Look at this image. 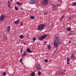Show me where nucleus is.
Segmentation results:
<instances>
[{
  "mask_svg": "<svg viewBox=\"0 0 76 76\" xmlns=\"http://www.w3.org/2000/svg\"><path fill=\"white\" fill-rule=\"evenodd\" d=\"M55 36H57V37H56V39L55 40L54 42L57 43L58 44H59V45L61 44V43L62 42V40L59 39V37H58V35L56 34Z\"/></svg>",
  "mask_w": 76,
  "mask_h": 76,
  "instance_id": "obj_1",
  "label": "nucleus"
},
{
  "mask_svg": "<svg viewBox=\"0 0 76 76\" xmlns=\"http://www.w3.org/2000/svg\"><path fill=\"white\" fill-rule=\"evenodd\" d=\"M45 26V24L43 23L40 24V25L38 27V30L39 31H42L43 28Z\"/></svg>",
  "mask_w": 76,
  "mask_h": 76,
  "instance_id": "obj_2",
  "label": "nucleus"
},
{
  "mask_svg": "<svg viewBox=\"0 0 76 76\" xmlns=\"http://www.w3.org/2000/svg\"><path fill=\"white\" fill-rule=\"evenodd\" d=\"M48 3V0H43L42 2V4L44 6H46Z\"/></svg>",
  "mask_w": 76,
  "mask_h": 76,
  "instance_id": "obj_3",
  "label": "nucleus"
},
{
  "mask_svg": "<svg viewBox=\"0 0 76 76\" xmlns=\"http://www.w3.org/2000/svg\"><path fill=\"white\" fill-rule=\"evenodd\" d=\"M47 37V35L46 34H43L42 37H39V40H42L44 39H45L46 37Z\"/></svg>",
  "mask_w": 76,
  "mask_h": 76,
  "instance_id": "obj_4",
  "label": "nucleus"
},
{
  "mask_svg": "<svg viewBox=\"0 0 76 76\" xmlns=\"http://www.w3.org/2000/svg\"><path fill=\"white\" fill-rule=\"evenodd\" d=\"M37 3V1L36 0H31L29 1L30 4H35Z\"/></svg>",
  "mask_w": 76,
  "mask_h": 76,
  "instance_id": "obj_5",
  "label": "nucleus"
},
{
  "mask_svg": "<svg viewBox=\"0 0 76 76\" xmlns=\"http://www.w3.org/2000/svg\"><path fill=\"white\" fill-rule=\"evenodd\" d=\"M4 18H5V16L3 14H2L0 17V21L2 22L4 20Z\"/></svg>",
  "mask_w": 76,
  "mask_h": 76,
  "instance_id": "obj_6",
  "label": "nucleus"
},
{
  "mask_svg": "<svg viewBox=\"0 0 76 76\" xmlns=\"http://www.w3.org/2000/svg\"><path fill=\"white\" fill-rule=\"evenodd\" d=\"M36 68L37 70H41V67L40 66V65L39 64H38L36 65Z\"/></svg>",
  "mask_w": 76,
  "mask_h": 76,
  "instance_id": "obj_7",
  "label": "nucleus"
},
{
  "mask_svg": "<svg viewBox=\"0 0 76 76\" xmlns=\"http://www.w3.org/2000/svg\"><path fill=\"white\" fill-rule=\"evenodd\" d=\"M75 54H76V53L75 52H73L71 54V58L74 59L75 58Z\"/></svg>",
  "mask_w": 76,
  "mask_h": 76,
  "instance_id": "obj_8",
  "label": "nucleus"
},
{
  "mask_svg": "<svg viewBox=\"0 0 76 76\" xmlns=\"http://www.w3.org/2000/svg\"><path fill=\"white\" fill-rule=\"evenodd\" d=\"M57 53H58V51L57 50H56L55 51V53H53L52 55L53 56H56V54H57Z\"/></svg>",
  "mask_w": 76,
  "mask_h": 76,
  "instance_id": "obj_9",
  "label": "nucleus"
},
{
  "mask_svg": "<svg viewBox=\"0 0 76 76\" xmlns=\"http://www.w3.org/2000/svg\"><path fill=\"white\" fill-rule=\"evenodd\" d=\"M26 51H27V52L29 53H32V51L30 50V49H29V48H28L27 49Z\"/></svg>",
  "mask_w": 76,
  "mask_h": 76,
  "instance_id": "obj_10",
  "label": "nucleus"
},
{
  "mask_svg": "<svg viewBox=\"0 0 76 76\" xmlns=\"http://www.w3.org/2000/svg\"><path fill=\"white\" fill-rule=\"evenodd\" d=\"M19 22H20L19 20H18L17 21H15L14 22V23L15 24L17 25V24H18V23H19Z\"/></svg>",
  "mask_w": 76,
  "mask_h": 76,
  "instance_id": "obj_11",
  "label": "nucleus"
},
{
  "mask_svg": "<svg viewBox=\"0 0 76 76\" xmlns=\"http://www.w3.org/2000/svg\"><path fill=\"white\" fill-rule=\"evenodd\" d=\"M58 44H57V43L55 42L54 43V47H55V48H57V47H58Z\"/></svg>",
  "mask_w": 76,
  "mask_h": 76,
  "instance_id": "obj_12",
  "label": "nucleus"
},
{
  "mask_svg": "<svg viewBox=\"0 0 76 76\" xmlns=\"http://www.w3.org/2000/svg\"><path fill=\"white\" fill-rule=\"evenodd\" d=\"M26 52H24V53H23V54L22 55V57H25L26 56Z\"/></svg>",
  "mask_w": 76,
  "mask_h": 76,
  "instance_id": "obj_13",
  "label": "nucleus"
},
{
  "mask_svg": "<svg viewBox=\"0 0 76 76\" xmlns=\"http://www.w3.org/2000/svg\"><path fill=\"white\" fill-rule=\"evenodd\" d=\"M7 31L8 32H9L10 31V26H9L7 27Z\"/></svg>",
  "mask_w": 76,
  "mask_h": 76,
  "instance_id": "obj_14",
  "label": "nucleus"
},
{
  "mask_svg": "<svg viewBox=\"0 0 76 76\" xmlns=\"http://www.w3.org/2000/svg\"><path fill=\"white\" fill-rule=\"evenodd\" d=\"M52 6H53L52 7L53 9H54V8H56V5H55V4H52Z\"/></svg>",
  "mask_w": 76,
  "mask_h": 76,
  "instance_id": "obj_15",
  "label": "nucleus"
},
{
  "mask_svg": "<svg viewBox=\"0 0 76 76\" xmlns=\"http://www.w3.org/2000/svg\"><path fill=\"white\" fill-rule=\"evenodd\" d=\"M23 37H24V36L22 35H21L20 36V39H22Z\"/></svg>",
  "mask_w": 76,
  "mask_h": 76,
  "instance_id": "obj_16",
  "label": "nucleus"
},
{
  "mask_svg": "<svg viewBox=\"0 0 76 76\" xmlns=\"http://www.w3.org/2000/svg\"><path fill=\"white\" fill-rule=\"evenodd\" d=\"M16 3L17 4H18V5H22V3L18 2H17Z\"/></svg>",
  "mask_w": 76,
  "mask_h": 76,
  "instance_id": "obj_17",
  "label": "nucleus"
},
{
  "mask_svg": "<svg viewBox=\"0 0 76 76\" xmlns=\"http://www.w3.org/2000/svg\"><path fill=\"white\" fill-rule=\"evenodd\" d=\"M66 30L67 31H71V28L70 27H69V28H67Z\"/></svg>",
  "mask_w": 76,
  "mask_h": 76,
  "instance_id": "obj_18",
  "label": "nucleus"
},
{
  "mask_svg": "<svg viewBox=\"0 0 76 76\" xmlns=\"http://www.w3.org/2000/svg\"><path fill=\"white\" fill-rule=\"evenodd\" d=\"M30 18L31 19H34L35 18V17L33 16H32L30 17Z\"/></svg>",
  "mask_w": 76,
  "mask_h": 76,
  "instance_id": "obj_19",
  "label": "nucleus"
},
{
  "mask_svg": "<svg viewBox=\"0 0 76 76\" xmlns=\"http://www.w3.org/2000/svg\"><path fill=\"white\" fill-rule=\"evenodd\" d=\"M31 76H35V72H32L31 74Z\"/></svg>",
  "mask_w": 76,
  "mask_h": 76,
  "instance_id": "obj_20",
  "label": "nucleus"
},
{
  "mask_svg": "<svg viewBox=\"0 0 76 76\" xmlns=\"http://www.w3.org/2000/svg\"><path fill=\"white\" fill-rule=\"evenodd\" d=\"M6 74H7V73H6V72H4L2 73V75L4 76H5L6 75Z\"/></svg>",
  "mask_w": 76,
  "mask_h": 76,
  "instance_id": "obj_21",
  "label": "nucleus"
},
{
  "mask_svg": "<svg viewBox=\"0 0 76 76\" xmlns=\"http://www.w3.org/2000/svg\"><path fill=\"white\" fill-rule=\"evenodd\" d=\"M74 34V32L71 31L69 33V35H72V34Z\"/></svg>",
  "mask_w": 76,
  "mask_h": 76,
  "instance_id": "obj_22",
  "label": "nucleus"
},
{
  "mask_svg": "<svg viewBox=\"0 0 76 76\" xmlns=\"http://www.w3.org/2000/svg\"><path fill=\"white\" fill-rule=\"evenodd\" d=\"M15 10H19V8H18L17 7H15Z\"/></svg>",
  "mask_w": 76,
  "mask_h": 76,
  "instance_id": "obj_23",
  "label": "nucleus"
},
{
  "mask_svg": "<svg viewBox=\"0 0 76 76\" xmlns=\"http://www.w3.org/2000/svg\"><path fill=\"white\" fill-rule=\"evenodd\" d=\"M76 2L73 3H72V6H76Z\"/></svg>",
  "mask_w": 76,
  "mask_h": 76,
  "instance_id": "obj_24",
  "label": "nucleus"
},
{
  "mask_svg": "<svg viewBox=\"0 0 76 76\" xmlns=\"http://www.w3.org/2000/svg\"><path fill=\"white\" fill-rule=\"evenodd\" d=\"M38 73L39 76H40V75H41V72H40V71H39Z\"/></svg>",
  "mask_w": 76,
  "mask_h": 76,
  "instance_id": "obj_25",
  "label": "nucleus"
},
{
  "mask_svg": "<svg viewBox=\"0 0 76 76\" xmlns=\"http://www.w3.org/2000/svg\"><path fill=\"white\" fill-rule=\"evenodd\" d=\"M68 20L69 21L71 20H72V17H70L68 19Z\"/></svg>",
  "mask_w": 76,
  "mask_h": 76,
  "instance_id": "obj_26",
  "label": "nucleus"
},
{
  "mask_svg": "<svg viewBox=\"0 0 76 76\" xmlns=\"http://www.w3.org/2000/svg\"><path fill=\"white\" fill-rule=\"evenodd\" d=\"M48 49H50V48H51V46H50V45H48Z\"/></svg>",
  "mask_w": 76,
  "mask_h": 76,
  "instance_id": "obj_27",
  "label": "nucleus"
},
{
  "mask_svg": "<svg viewBox=\"0 0 76 76\" xmlns=\"http://www.w3.org/2000/svg\"><path fill=\"white\" fill-rule=\"evenodd\" d=\"M44 14L45 15H47V12H45L44 13Z\"/></svg>",
  "mask_w": 76,
  "mask_h": 76,
  "instance_id": "obj_28",
  "label": "nucleus"
},
{
  "mask_svg": "<svg viewBox=\"0 0 76 76\" xmlns=\"http://www.w3.org/2000/svg\"><path fill=\"white\" fill-rule=\"evenodd\" d=\"M58 1L59 3H61V2H62V1H61V0H58Z\"/></svg>",
  "mask_w": 76,
  "mask_h": 76,
  "instance_id": "obj_29",
  "label": "nucleus"
},
{
  "mask_svg": "<svg viewBox=\"0 0 76 76\" xmlns=\"http://www.w3.org/2000/svg\"><path fill=\"white\" fill-rule=\"evenodd\" d=\"M23 51V49L22 48H21V50H20V52L21 53H22V51Z\"/></svg>",
  "mask_w": 76,
  "mask_h": 76,
  "instance_id": "obj_30",
  "label": "nucleus"
},
{
  "mask_svg": "<svg viewBox=\"0 0 76 76\" xmlns=\"http://www.w3.org/2000/svg\"><path fill=\"white\" fill-rule=\"evenodd\" d=\"M45 62H48V60L47 59L45 60Z\"/></svg>",
  "mask_w": 76,
  "mask_h": 76,
  "instance_id": "obj_31",
  "label": "nucleus"
},
{
  "mask_svg": "<svg viewBox=\"0 0 76 76\" xmlns=\"http://www.w3.org/2000/svg\"><path fill=\"white\" fill-rule=\"evenodd\" d=\"M35 39H35V37H34L33 38V41H35Z\"/></svg>",
  "mask_w": 76,
  "mask_h": 76,
  "instance_id": "obj_32",
  "label": "nucleus"
},
{
  "mask_svg": "<svg viewBox=\"0 0 76 76\" xmlns=\"http://www.w3.org/2000/svg\"><path fill=\"white\" fill-rule=\"evenodd\" d=\"M22 58H21L20 60V63L22 62Z\"/></svg>",
  "mask_w": 76,
  "mask_h": 76,
  "instance_id": "obj_33",
  "label": "nucleus"
},
{
  "mask_svg": "<svg viewBox=\"0 0 76 76\" xmlns=\"http://www.w3.org/2000/svg\"><path fill=\"white\" fill-rule=\"evenodd\" d=\"M67 61H69V58H67Z\"/></svg>",
  "mask_w": 76,
  "mask_h": 76,
  "instance_id": "obj_34",
  "label": "nucleus"
},
{
  "mask_svg": "<svg viewBox=\"0 0 76 76\" xmlns=\"http://www.w3.org/2000/svg\"><path fill=\"white\" fill-rule=\"evenodd\" d=\"M8 7H9L10 8V7H11V6H10V4H8Z\"/></svg>",
  "mask_w": 76,
  "mask_h": 76,
  "instance_id": "obj_35",
  "label": "nucleus"
},
{
  "mask_svg": "<svg viewBox=\"0 0 76 76\" xmlns=\"http://www.w3.org/2000/svg\"><path fill=\"white\" fill-rule=\"evenodd\" d=\"M4 38H5V39H6V36H4Z\"/></svg>",
  "mask_w": 76,
  "mask_h": 76,
  "instance_id": "obj_36",
  "label": "nucleus"
},
{
  "mask_svg": "<svg viewBox=\"0 0 76 76\" xmlns=\"http://www.w3.org/2000/svg\"><path fill=\"white\" fill-rule=\"evenodd\" d=\"M46 43H47V41H45V42H44V44H46Z\"/></svg>",
  "mask_w": 76,
  "mask_h": 76,
  "instance_id": "obj_37",
  "label": "nucleus"
},
{
  "mask_svg": "<svg viewBox=\"0 0 76 76\" xmlns=\"http://www.w3.org/2000/svg\"><path fill=\"white\" fill-rule=\"evenodd\" d=\"M67 64H69V61H67Z\"/></svg>",
  "mask_w": 76,
  "mask_h": 76,
  "instance_id": "obj_38",
  "label": "nucleus"
},
{
  "mask_svg": "<svg viewBox=\"0 0 76 76\" xmlns=\"http://www.w3.org/2000/svg\"><path fill=\"white\" fill-rule=\"evenodd\" d=\"M29 37V34H27L26 35V37Z\"/></svg>",
  "mask_w": 76,
  "mask_h": 76,
  "instance_id": "obj_39",
  "label": "nucleus"
},
{
  "mask_svg": "<svg viewBox=\"0 0 76 76\" xmlns=\"http://www.w3.org/2000/svg\"><path fill=\"white\" fill-rule=\"evenodd\" d=\"M63 18H61V21H62V20H63Z\"/></svg>",
  "mask_w": 76,
  "mask_h": 76,
  "instance_id": "obj_40",
  "label": "nucleus"
},
{
  "mask_svg": "<svg viewBox=\"0 0 76 76\" xmlns=\"http://www.w3.org/2000/svg\"><path fill=\"white\" fill-rule=\"evenodd\" d=\"M23 22H22L21 23V25H23Z\"/></svg>",
  "mask_w": 76,
  "mask_h": 76,
  "instance_id": "obj_41",
  "label": "nucleus"
},
{
  "mask_svg": "<svg viewBox=\"0 0 76 76\" xmlns=\"http://www.w3.org/2000/svg\"><path fill=\"white\" fill-rule=\"evenodd\" d=\"M8 4H10V2H9V1H8Z\"/></svg>",
  "mask_w": 76,
  "mask_h": 76,
  "instance_id": "obj_42",
  "label": "nucleus"
},
{
  "mask_svg": "<svg viewBox=\"0 0 76 76\" xmlns=\"http://www.w3.org/2000/svg\"><path fill=\"white\" fill-rule=\"evenodd\" d=\"M10 1L11 3H12L13 1V0H10Z\"/></svg>",
  "mask_w": 76,
  "mask_h": 76,
  "instance_id": "obj_43",
  "label": "nucleus"
},
{
  "mask_svg": "<svg viewBox=\"0 0 76 76\" xmlns=\"http://www.w3.org/2000/svg\"><path fill=\"white\" fill-rule=\"evenodd\" d=\"M56 5L57 6H58H58H59V5L58 4H57Z\"/></svg>",
  "mask_w": 76,
  "mask_h": 76,
  "instance_id": "obj_44",
  "label": "nucleus"
},
{
  "mask_svg": "<svg viewBox=\"0 0 76 76\" xmlns=\"http://www.w3.org/2000/svg\"><path fill=\"white\" fill-rule=\"evenodd\" d=\"M64 16L63 15V16H62V17L61 18H64Z\"/></svg>",
  "mask_w": 76,
  "mask_h": 76,
  "instance_id": "obj_45",
  "label": "nucleus"
},
{
  "mask_svg": "<svg viewBox=\"0 0 76 76\" xmlns=\"http://www.w3.org/2000/svg\"><path fill=\"white\" fill-rule=\"evenodd\" d=\"M21 64H23V62H21Z\"/></svg>",
  "mask_w": 76,
  "mask_h": 76,
  "instance_id": "obj_46",
  "label": "nucleus"
},
{
  "mask_svg": "<svg viewBox=\"0 0 76 76\" xmlns=\"http://www.w3.org/2000/svg\"><path fill=\"white\" fill-rule=\"evenodd\" d=\"M26 44L25 43H24V45H25Z\"/></svg>",
  "mask_w": 76,
  "mask_h": 76,
  "instance_id": "obj_47",
  "label": "nucleus"
},
{
  "mask_svg": "<svg viewBox=\"0 0 76 76\" xmlns=\"http://www.w3.org/2000/svg\"><path fill=\"white\" fill-rule=\"evenodd\" d=\"M71 41L70 40H69V43H70Z\"/></svg>",
  "mask_w": 76,
  "mask_h": 76,
  "instance_id": "obj_48",
  "label": "nucleus"
},
{
  "mask_svg": "<svg viewBox=\"0 0 76 76\" xmlns=\"http://www.w3.org/2000/svg\"><path fill=\"white\" fill-rule=\"evenodd\" d=\"M48 53H46V55H48Z\"/></svg>",
  "mask_w": 76,
  "mask_h": 76,
  "instance_id": "obj_49",
  "label": "nucleus"
},
{
  "mask_svg": "<svg viewBox=\"0 0 76 76\" xmlns=\"http://www.w3.org/2000/svg\"><path fill=\"white\" fill-rule=\"evenodd\" d=\"M21 10H23V8H21Z\"/></svg>",
  "mask_w": 76,
  "mask_h": 76,
  "instance_id": "obj_50",
  "label": "nucleus"
},
{
  "mask_svg": "<svg viewBox=\"0 0 76 76\" xmlns=\"http://www.w3.org/2000/svg\"><path fill=\"white\" fill-rule=\"evenodd\" d=\"M0 3H1V2L0 1Z\"/></svg>",
  "mask_w": 76,
  "mask_h": 76,
  "instance_id": "obj_51",
  "label": "nucleus"
},
{
  "mask_svg": "<svg viewBox=\"0 0 76 76\" xmlns=\"http://www.w3.org/2000/svg\"><path fill=\"white\" fill-rule=\"evenodd\" d=\"M51 61V60H50V61Z\"/></svg>",
  "mask_w": 76,
  "mask_h": 76,
  "instance_id": "obj_52",
  "label": "nucleus"
}]
</instances>
